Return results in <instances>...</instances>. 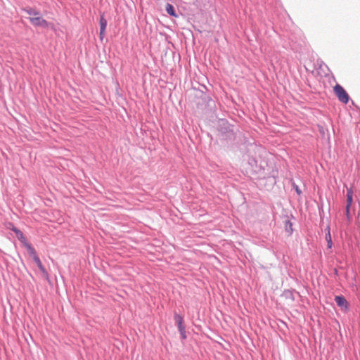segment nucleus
I'll list each match as a JSON object with an SVG mask.
<instances>
[{"label": "nucleus", "mask_w": 360, "mask_h": 360, "mask_svg": "<svg viewBox=\"0 0 360 360\" xmlns=\"http://www.w3.org/2000/svg\"><path fill=\"white\" fill-rule=\"evenodd\" d=\"M108 25L107 20L105 18L104 13H101L100 20H99V25H100V32H99V39L102 41L105 37V32L106 30V27Z\"/></svg>", "instance_id": "obj_7"}, {"label": "nucleus", "mask_w": 360, "mask_h": 360, "mask_svg": "<svg viewBox=\"0 0 360 360\" xmlns=\"http://www.w3.org/2000/svg\"><path fill=\"white\" fill-rule=\"evenodd\" d=\"M271 177H272L274 179H276V175H275V174H272V175L271 176Z\"/></svg>", "instance_id": "obj_22"}, {"label": "nucleus", "mask_w": 360, "mask_h": 360, "mask_svg": "<svg viewBox=\"0 0 360 360\" xmlns=\"http://www.w3.org/2000/svg\"><path fill=\"white\" fill-rule=\"evenodd\" d=\"M28 19L30 23L35 27L48 29L52 25V23L44 19L41 15L37 17H29Z\"/></svg>", "instance_id": "obj_5"}, {"label": "nucleus", "mask_w": 360, "mask_h": 360, "mask_svg": "<svg viewBox=\"0 0 360 360\" xmlns=\"http://www.w3.org/2000/svg\"><path fill=\"white\" fill-rule=\"evenodd\" d=\"M283 296H284L286 299H290V300H291L292 301H294V300H295V297H294V290H284V292H283Z\"/></svg>", "instance_id": "obj_17"}, {"label": "nucleus", "mask_w": 360, "mask_h": 360, "mask_svg": "<svg viewBox=\"0 0 360 360\" xmlns=\"http://www.w3.org/2000/svg\"><path fill=\"white\" fill-rule=\"evenodd\" d=\"M21 11L27 13L30 17H37L41 15L40 11L31 6H27L21 8Z\"/></svg>", "instance_id": "obj_9"}, {"label": "nucleus", "mask_w": 360, "mask_h": 360, "mask_svg": "<svg viewBox=\"0 0 360 360\" xmlns=\"http://www.w3.org/2000/svg\"><path fill=\"white\" fill-rule=\"evenodd\" d=\"M353 200V191L352 188H347V205L346 207H351Z\"/></svg>", "instance_id": "obj_16"}, {"label": "nucleus", "mask_w": 360, "mask_h": 360, "mask_svg": "<svg viewBox=\"0 0 360 360\" xmlns=\"http://www.w3.org/2000/svg\"><path fill=\"white\" fill-rule=\"evenodd\" d=\"M334 300L343 312L349 311L350 304L343 295H336Z\"/></svg>", "instance_id": "obj_6"}, {"label": "nucleus", "mask_w": 360, "mask_h": 360, "mask_svg": "<svg viewBox=\"0 0 360 360\" xmlns=\"http://www.w3.org/2000/svg\"><path fill=\"white\" fill-rule=\"evenodd\" d=\"M333 272H334V274H335V276H338V269H335H335H333Z\"/></svg>", "instance_id": "obj_21"}, {"label": "nucleus", "mask_w": 360, "mask_h": 360, "mask_svg": "<svg viewBox=\"0 0 360 360\" xmlns=\"http://www.w3.org/2000/svg\"><path fill=\"white\" fill-rule=\"evenodd\" d=\"M34 262H35V264H37V266H38L39 269L40 270V271L41 272L44 278L49 282V283H51V281H50V278H49V273L47 272L46 269H45V267L44 266V265L42 264L39 257L35 260H34Z\"/></svg>", "instance_id": "obj_8"}, {"label": "nucleus", "mask_w": 360, "mask_h": 360, "mask_svg": "<svg viewBox=\"0 0 360 360\" xmlns=\"http://www.w3.org/2000/svg\"><path fill=\"white\" fill-rule=\"evenodd\" d=\"M218 136L226 144H231L236 139V134L231 125L226 120H220L217 125Z\"/></svg>", "instance_id": "obj_1"}, {"label": "nucleus", "mask_w": 360, "mask_h": 360, "mask_svg": "<svg viewBox=\"0 0 360 360\" xmlns=\"http://www.w3.org/2000/svg\"><path fill=\"white\" fill-rule=\"evenodd\" d=\"M165 10L168 15L172 17L178 18L179 15L177 14L175 8L171 4L167 3L165 6Z\"/></svg>", "instance_id": "obj_13"}, {"label": "nucleus", "mask_w": 360, "mask_h": 360, "mask_svg": "<svg viewBox=\"0 0 360 360\" xmlns=\"http://www.w3.org/2000/svg\"><path fill=\"white\" fill-rule=\"evenodd\" d=\"M174 319L179 332L181 340H186L187 338L186 326L184 324V320L183 316L176 312L174 313Z\"/></svg>", "instance_id": "obj_3"}, {"label": "nucleus", "mask_w": 360, "mask_h": 360, "mask_svg": "<svg viewBox=\"0 0 360 360\" xmlns=\"http://www.w3.org/2000/svg\"><path fill=\"white\" fill-rule=\"evenodd\" d=\"M13 231L15 233L16 237L22 243V245L27 242L23 233L19 229H18L17 227H13Z\"/></svg>", "instance_id": "obj_12"}, {"label": "nucleus", "mask_w": 360, "mask_h": 360, "mask_svg": "<svg viewBox=\"0 0 360 360\" xmlns=\"http://www.w3.org/2000/svg\"><path fill=\"white\" fill-rule=\"evenodd\" d=\"M263 150L264 148L262 146L255 143H250L247 145V150L244 158L247 160L248 165L252 169H255L257 167V159L260 157Z\"/></svg>", "instance_id": "obj_2"}, {"label": "nucleus", "mask_w": 360, "mask_h": 360, "mask_svg": "<svg viewBox=\"0 0 360 360\" xmlns=\"http://www.w3.org/2000/svg\"><path fill=\"white\" fill-rule=\"evenodd\" d=\"M292 186L293 189L295 191L296 193L298 195H301L302 192L301 189L300 188V187L295 183H292Z\"/></svg>", "instance_id": "obj_18"}, {"label": "nucleus", "mask_w": 360, "mask_h": 360, "mask_svg": "<svg viewBox=\"0 0 360 360\" xmlns=\"http://www.w3.org/2000/svg\"><path fill=\"white\" fill-rule=\"evenodd\" d=\"M349 209H350V207H346V214H347V217L348 219L350 218V215H349Z\"/></svg>", "instance_id": "obj_19"}, {"label": "nucleus", "mask_w": 360, "mask_h": 360, "mask_svg": "<svg viewBox=\"0 0 360 360\" xmlns=\"http://www.w3.org/2000/svg\"><path fill=\"white\" fill-rule=\"evenodd\" d=\"M23 246L27 249L28 254L30 257H32L33 261L39 258L35 249L32 246L30 243L26 242Z\"/></svg>", "instance_id": "obj_11"}, {"label": "nucleus", "mask_w": 360, "mask_h": 360, "mask_svg": "<svg viewBox=\"0 0 360 360\" xmlns=\"http://www.w3.org/2000/svg\"><path fill=\"white\" fill-rule=\"evenodd\" d=\"M284 228L285 232L288 233V236H291L293 233V228H292V223L291 221L288 219L284 222Z\"/></svg>", "instance_id": "obj_14"}, {"label": "nucleus", "mask_w": 360, "mask_h": 360, "mask_svg": "<svg viewBox=\"0 0 360 360\" xmlns=\"http://www.w3.org/2000/svg\"><path fill=\"white\" fill-rule=\"evenodd\" d=\"M326 240L327 241V247L328 248L330 249L333 246V241L331 238L330 231V226H328L326 229Z\"/></svg>", "instance_id": "obj_15"}, {"label": "nucleus", "mask_w": 360, "mask_h": 360, "mask_svg": "<svg viewBox=\"0 0 360 360\" xmlns=\"http://www.w3.org/2000/svg\"><path fill=\"white\" fill-rule=\"evenodd\" d=\"M13 227H15L13 223H9L8 226V229L13 231Z\"/></svg>", "instance_id": "obj_20"}, {"label": "nucleus", "mask_w": 360, "mask_h": 360, "mask_svg": "<svg viewBox=\"0 0 360 360\" xmlns=\"http://www.w3.org/2000/svg\"><path fill=\"white\" fill-rule=\"evenodd\" d=\"M333 91L335 96L341 103L344 104L349 103L350 97L345 89L340 84H337L333 87Z\"/></svg>", "instance_id": "obj_4"}, {"label": "nucleus", "mask_w": 360, "mask_h": 360, "mask_svg": "<svg viewBox=\"0 0 360 360\" xmlns=\"http://www.w3.org/2000/svg\"><path fill=\"white\" fill-rule=\"evenodd\" d=\"M23 246L27 249L28 254L30 257H32L33 261L39 258L35 249L32 246L30 243L26 242Z\"/></svg>", "instance_id": "obj_10"}]
</instances>
